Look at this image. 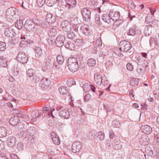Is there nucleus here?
<instances>
[{
    "mask_svg": "<svg viewBox=\"0 0 159 159\" xmlns=\"http://www.w3.org/2000/svg\"><path fill=\"white\" fill-rule=\"evenodd\" d=\"M86 111L88 114H90L93 112V108L90 104H88L86 108Z\"/></svg>",
    "mask_w": 159,
    "mask_h": 159,
    "instance_id": "57",
    "label": "nucleus"
},
{
    "mask_svg": "<svg viewBox=\"0 0 159 159\" xmlns=\"http://www.w3.org/2000/svg\"><path fill=\"white\" fill-rule=\"evenodd\" d=\"M82 148V144L80 141H75L72 145V151L74 153L79 152L80 151Z\"/></svg>",
    "mask_w": 159,
    "mask_h": 159,
    "instance_id": "11",
    "label": "nucleus"
},
{
    "mask_svg": "<svg viewBox=\"0 0 159 159\" xmlns=\"http://www.w3.org/2000/svg\"><path fill=\"white\" fill-rule=\"evenodd\" d=\"M96 61L93 58H91L89 59L87 61V64L88 66L90 67H94L96 65Z\"/></svg>",
    "mask_w": 159,
    "mask_h": 159,
    "instance_id": "41",
    "label": "nucleus"
},
{
    "mask_svg": "<svg viewBox=\"0 0 159 159\" xmlns=\"http://www.w3.org/2000/svg\"><path fill=\"white\" fill-rule=\"evenodd\" d=\"M41 20H40L38 19L37 17L33 18L32 19L31 21H32L34 23L35 25H36L38 26H39L40 25V23Z\"/></svg>",
    "mask_w": 159,
    "mask_h": 159,
    "instance_id": "60",
    "label": "nucleus"
},
{
    "mask_svg": "<svg viewBox=\"0 0 159 159\" xmlns=\"http://www.w3.org/2000/svg\"><path fill=\"white\" fill-rule=\"evenodd\" d=\"M110 15L111 17H112V20L116 21L115 23H116V25L119 26L123 22V20L120 19V21H121L120 24L118 23V21L119 20V17L120 15V13L119 11H114L113 10H110L109 11Z\"/></svg>",
    "mask_w": 159,
    "mask_h": 159,
    "instance_id": "6",
    "label": "nucleus"
},
{
    "mask_svg": "<svg viewBox=\"0 0 159 159\" xmlns=\"http://www.w3.org/2000/svg\"><path fill=\"white\" fill-rule=\"evenodd\" d=\"M108 51L106 49L101 48L99 51V57L104 59L108 55Z\"/></svg>",
    "mask_w": 159,
    "mask_h": 159,
    "instance_id": "35",
    "label": "nucleus"
},
{
    "mask_svg": "<svg viewBox=\"0 0 159 159\" xmlns=\"http://www.w3.org/2000/svg\"><path fill=\"white\" fill-rule=\"evenodd\" d=\"M41 78L38 75H35L34 77L33 78L32 81L34 82L37 83L41 80Z\"/></svg>",
    "mask_w": 159,
    "mask_h": 159,
    "instance_id": "64",
    "label": "nucleus"
},
{
    "mask_svg": "<svg viewBox=\"0 0 159 159\" xmlns=\"http://www.w3.org/2000/svg\"><path fill=\"white\" fill-rule=\"evenodd\" d=\"M35 136L33 135H29L27 141L28 143L27 144V147L30 149H33L34 148V144Z\"/></svg>",
    "mask_w": 159,
    "mask_h": 159,
    "instance_id": "20",
    "label": "nucleus"
},
{
    "mask_svg": "<svg viewBox=\"0 0 159 159\" xmlns=\"http://www.w3.org/2000/svg\"><path fill=\"white\" fill-rule=\"evenodd\" d=\"M142 131L144 134L149 135L152 133V128L148 125H142L141 127Z\"/></svg>",
    "mask_w": 159,
    "mask_h": 159,
    "instance_id": "23",
    "label": "nucleus"
},
{
    "mask_svg": "<svg viewBox=\"0 0 159 159\" xmlns=\"http://www.w3.org/2000/svg\"><path fill=\"white\" fill-rule=\"evenodd\" d=\"M20 121L19 119L17 116H12L9 120V123L12 126H15L17 125Z\"/></svg>",
    "mask_w": 159,
    "mask_h": 159,
    "instance_id": "32",
    "label": "nucleus"
},
{
    "mask_svg": "<svg viewBox=\"0 0 159 159\" xmlns=\"http://www.w3.org/2000/svg\"><path fill=\"white\" fill-rule=\"evenodd\" d=\"M49 24V23L48 22L47 23V22H45L44 21L42 20L40 23L39 26H41L45 29H49L50 27H51V26Z\"/></svg>",
    "mask_w": 159,
    "mask_h": 159,
    "instance_id": "52",
    "label": "nucleus"
},
{
    "mask_svg": "<svg viewBox=\"0 0 159 159\" xmlns=\"http://www.w3.org/2000/svg\"><path fill=\"white\" fill-rule=\"evenodd\" d=\"M20 48H24L27 47L28 46V42L26 40H22L20 41Z\"/></svg>",
    "mask_w": 159,
    "mask_h": 159,
    "instance_id": "53",
    "label": "nucleus"
},
{
    "mask_svg": "<svg viewBox=\"0 0 159 159\" xmlns=\"http://www.w3.org/2000/svg\"><path fill=\"white\" fill-rule=\"evenodd\" d=\"M111 126L114 128H119L120 126V123L118 120L114 119L112 122Z\"/></svg>",
    "mask_w": 159,
    "mask_h": 159,
    "instance_id": "47",
    "label": "nucleus"
},
{
    "mask_svg": "<svg viewBox=\"0 0 159 159\" xmlns=\"http://www.w3.org/2000/svg\"><path fill=\"white\" fill-rule=\"evenodd\" d=\"M150 27L149 26H146L145 27L144 31V33L145 36H148L151 34L152 28H150Z\"/></svg>",
    "mask_w": 159,
    "mask_h": 159,
    "instance_id": "42",
    "label": "nucleus"
},
{
    "mask_svg": "<svg viewBox=\"0 0 159 159\" xmlns=\"http://www.w3.org/2000/svg\"><path fill=\"white\" fill-rule=\"evenodd\" d=\"M7 131L6 128L3 126L0 127V138H3L7 136Z\"/></svg>",
    "mask_w": 159,
    "mask_h": 159,
    "instance_id": "39",
    "label": "nucleus"
},
{
    "mask_svg": "<svg viewBox=\"0 0 159 159\" xmlns=\"http://www.w3.org/2000/svg\"><path fill=\"white\" fill-rule=\"evenodd\" d=\"M65 47L66 48L70 50H74L75 48V45L74 42L71 41H67L65 43Z\"/></svg>",
    "mask_w": 159,
    "mask_h": 159,
    "instance_id": "31",
    "label": "nucleus"
},
{
    "mask_svg": "<svg viewBox=\"0 0 159 159\" xmlns=\"http://www.w3.org/2000/svg\"><path fill=\"white\" fill-rule=\"evenodd\" d=\"M48 34L49 37L51 38L54 37L57 34V31L56 29L51 26L47 30Z\"/></svg>",
    "mask_w": 159,
    "mask_h": 159,
    "instance_id": "29",
    "label": "nucleus"
},
{
    "mask_svg": "<svg viewBox=\"0 0 159 159\" xmlns=\"http://www.w3.org/2000/svg\"><path fill=\"white\" fill-rule=\"evenodd\" d=\"M112 142L111 140H106L105 142V145L106 148L109 149H110L112 146Z\"/></svg>",
    "mask_w": 159,
    "mask_h": 159,
    "instance_id": "58",
    "label": "nucleus"
},
{
    "mask_svg": "<svg viewBox=\"0 0 159 159\" xmlns=\"http://www.w3.org/2000/svg\"><path fill=\"white\" fill-rule=\"evenodd\" d=\"M137 136L139 138V142L141 145H146L149 143L150 139L148 137L147 138L148 136L145 134L140 135L138 134Z\"/></svg>",
    "mask_w": 159,
    "mask_h": 159,
    "instance_id": "9",
    "label": "nucleus"
},
{
    "mask_svg": "<svg viewBox=\"0 0 159 159\" xmlns=\"http://www.w3.org/2000/svg\"><path fill=\"white\" fill-rule=\"evenodd\" d=\"M146 70L143 66H142L141 65L138 66L136 69V72H137V75L139 76L140 75L143 74Z\"/></svg>",
    "mask_w": 159,
    "mask_h": 159,
    "instance_id": "33",
    "label": "nucleus"
},
{
    "mask_svg": "<svg viewBox=\"0 0 159 159\" xmlns=\"http://www.w3.org/2000/svg\"><path fill=\"white\" fill-rule=\"evenodd\" d=\"M153 43L155 46H157V47L159 46L158 43L157 42V39L155 38L151 37L149 40V43L151 46Z\"/></svg>",
    "mask_w": 159,
    "mask_h": 159,
    "instance_id": "49",
    "label": "nucleus"
},
{
    "mask_svg": "<svg viewBox=\"0 0 159 159\" xmlns=\"http://www.w3.org/2000/svg\"><path fill=\"white\" fill-rule=\"evenodd\" d=\"M136 33V30L133 27L130 28L127 33V35L129 36H134Z\"/></svg>",
    "mask_w": 159,
    "mask_h": 159,
    "instance_id": "43",
    "label": "nucleus"
},
{
    "mask_svg": "<svg viewBox=\"0 0 159 159\" xmlns=\"http://www.w3.org/2000/svg\"><path fill=\"white\" fill-rule=\"evenodd\" d=\"M16 139L13 136H9L7 140L8 146L9 147L12 148L16 146Z\"/></svg>",
    "mask_w": 159,
    "mask_h": 159,
    "instance_id": "16",
    "label": "nucleus"
},
{
    "mask_svg": "<svg viewBox=\"0 0 159 159\" xmlns=\"http://www.w3.org/2000/svg\"><path fill=\"white\" fill-rule=\"evenodd\" d=\"M81 13L84 21L89 22L91 20V12L90 10L87 7H84L81 9Z\"/></svg>",
    "mask_w": 159,
    "mask_h": 159,
    "instance_id": "5",
    "label": "nucleus"
},
{
    "mask_svg": "<svg viewBox=\"0 0 159 159\" xmlns=\"http://www.w3.org/2000/svg\"><path fill=\"white\" fill-rule=\"evenodd\" d=\"M17 60L23 64L27 63L29 57L27 55L23 52H20L16 57Z\"/></svg>",
    "mask_w": 159,
    "mask_h": 159,
    "instance_id": "7",
    "label": "nucleus"
},
{
    "mask_svg": "<svg viewBox=\"0 0 159 159\" xmlns=\"http://www.w3.org/2000/svg\"><path fill=\"white\" fill-rule=\"evenodd\" d=\"M94 18L95 23L99 25H102V23L100 21V16L99 15L96 14L95 15Z\"/></svg>",
    "mask_w": 159,
    "mask_h": 159,
    "instance_id": "51",
    "label": "nucleus"
},
{
    "mask_svg": "<svg viewBox=\"0 0 159 159\" xmlns=\"http://www.w3.org/2000/svg\"><path fill=\"white\" fill-rule=\"evenodd\" d=\"M66 32H67V37L69 39H73L76 36L75 32L73 31V30H71V29L70 30Z\"/></svg>",
    "mask_w": 159,
    "mask_h": 159,
    "instance_id": "37",
    "label": "nucleus"
},
{
    "mask_svg": "<svg viewBox=\"0 0 159 159\" xmlns=\"http://www.w3.org/2000/svg\"><path fill=\"white\" fill-rule=\"evenodd\" d=\"M52 139L53 143L57 145H59L60 143V140L59 137L53 132H52L51 134Z\"/></svg>",
    "mask_w": 159,
    "mask_h": 159,
    "instance_id": "28",
    "label": "nucleus"
},
{
    "mask_svg": "<svg viewBox=\"0 0 159 159\" xmlns=\"http://www.w3.org/2000/svg\"><path fill=\"white\" fill-rule=\"evenodd\" d=\"M141 109L143 111L147 110L148 107V105H147L146 102L142 103L140 104Z\"/></svg>",
    "mask_w": 159,
    "mask_h": 159,
    "instance_id": "61",
    "label": "nucleus"
},
{
    "mask_svg": "<svg viewBox=\"0 0 159 159\" xmlns=\"http://www.w3.org/2000/svg\"><path fill=\"white\" fill-rule=\"evenodd\" d=\"M91 84V83L87 80L83 81L81 84H80V86L83 88L84 91H85V93L90 91Z\"/></svg>",
    "mask_w": 159,
    "mask_h": 159,
    "instance_id": "19",
    "label": "nucleus"
},
{
    "mask_svg": "<svg viewBox=\"0 0 159 159\" xmlns=\"http://www.w3.org/2000/svg\"><path fill=\"white\" fill-rule=\"evenodd\" d=\"M56 63L55 64V68L58 70L61 67V65L63 64L64 62L65 59L63 56L61 55H58L56 57Z\"/></svg>",
    "mask_w": 159,
    "mask_h": 159,
    "instance_id": "10",
    "label": "nucleus"
},
{
    "mask_svg": "<svg viewBox=\"0 0 159 159\" xmlns=\"http://www.w3.org/2000/svg\"><path fill=\"white\" fill-rule=\"evenodd\" d=\"M119 46L120 50L123 52H128L132 48L131 43L125 40H122L120 42Z\"/></svg>",
    "mask_w": 159,
    "mask_h": 159,
    "instance_id": "3",
    "label": "nucleus"
},
{
    "mask_svg": "<svg viewBox=\"0 0 159 159\" xmlns=\"http://www.w3.org/2000/svg\"><path fill=\"white\" fill-rule=\"evenodd\" d=\"M18 10L13 7H11L8 8L6 12V17L7 19L11 20H14V16L17 14Z\"/></svg>",
    "mask_w": 159,
    "mask_h": 159,
    "instance_id": "4",
    "label": "nucleus"
},
{
    "mask_svg": "<svg viewBox=\"0 0 159 159\" xmlns=\"http://www.w3.org/2000/svg\"><path fill=\"white\" fill-rule=\"evenodd\" d=\"M67 61V66L70 71L74 73L78 70V62L77 58L71 57L68 58Z\"/></svg>",
    "mask_w": 159,
    "mask_h": 159,
    "instance_id": "1",
    "label": "nucleus"
},
{
    "mask_svg": "<svg viewBox=\"0 0 159 159\" xmlns=\"http://www.w3.org/2000/svg\"><path fill=\"white\" fill-rule=\"evenodd\" d=\"M103 108L104 110H106L107 113L111 111L112 110L111 106L108 104L103 105Z\"/></svg>",
    "mask_w": 159,
    "mask_h": 159,
    "instance_id": "62",
    "label": "nucleus"
},
{
    "mask_svg": "<svg viewBox=\"0 0 159 159\" xmlns=\"http://www.w3.org/2000/svg\"><path fill=\"white\" fill-rule=\"evenodd\" d=\"M71 25L70 22L66 20H62L61 24V27L62 30L66 32L70 30Z\"/></svg>",
    "mask_w": 159,
    "mask_h": 159,
    "instance_id": "13",
    "label": "nucleus"
},
{
    "mask_svg": "<svg viewBox=\"0 0 159 159\" xmlns=\"http://www.w3.org/2000/svg\"><path fill=\"white\" fill-rule=\"evenodd\" d=\"M127 69L129 71H132L134 69V66L131 63H128L126 65Z\"/></svg>",
    "mask_w": 159,
    "mask_h": 159,
    "instance_id": "63",
    "label": "nucleus"
},
{
    "mask_svg": "<svg viewBox=\"0 0 159 159\" xmlns=\"http://www.w3.org/2000/svg\"><path fill=\"white\" fill-rule=\"evenodd\" d=\"M57 1L58 0H47L46 4L48 6L52 7L56 4Z\"/></svg>",
    "mask_w": 159,
    "mask_h": 159,
    "instance_id": "44",
    "label": "nucleus"
},
{
    "mask_svg": "<svg viewBox=\"0 0 159 159\" xmlns=\"http://www.w3.org/2000/svg\"><path fill=\"white\" fill-rule=\"evenodd\" d=\"M24 28L27 31L30 32H35L38 30L33 22L30 20H27L25 21L24 25Z\"/></svg>",
    "mask_w": 159,
    "mask_h": 159,
    "instance_id": "2",
    "label": "nucleus"
},
{
    "mask_svg": "<svg viewBox=\"0 0 159 159\" xmlns=\"http://www.w3.org/2000/svg\"><path fill=\"white\" fill-rule=\"evenodd\" d=\"M35 73V70L33 69H29L26 71V75L27 76L29 77H31L33 76Z\"/></svg>",
    "mask_w": 159,
    "mask_h": 159,
    "instance_id": "46",
    "label": "nucleus"
},
{
    "mask_svg": "<svg viewBox=\"0 0 159 159\" xmlns=\"http://www.w3.org/2000/svg\"><path fill=\"white\" fill-rule=\"evenodd\" d=\"M65 40V36L63 35H59L56 38L55 43L57 47H61L64 44Z\"/></svg>",
    "mask_w": 159,
    "mask_h": 159,
    "instance_id": "12",
    "label": "nucleus"
},
{
    "mask_svg": "<svg viewBox=\"0 0 159 159\" xmlns=\"http://www.w3.org/2000/svg\"><path fill=\"white\" fill-rule=\"evenodd\" d=\"M97 133L93 131H90L88 134L87 137L90 139H93L94 137L97 135Z\"/></svg>",
    "mask_w": 159,
    "mask_h": 159,
    "instance_id": "50",
    "label": "nucleus"
},
{
    "mask_svg": "<svg viewBox=\"0 0 159 159\" xmlns=\"http://www.w3.org/2000/svg\"><path fill=\"white\" fill-rule=\"evenodd\" d=\"M4 34L7 37L12 38L15 35L16 33L13 29L8 28L5 29Z\"/></svg>",
    "mask_w": 159,
    "mask_h": 159,
    "instance_id": "25",
    "label": "nucleus"
},
{
    "mask_svg": "<svg viewBox=\"0 0 159 159\" xmlns=\"http://www.w3.org/2000/svg\"><path fill=\"white\" fill-rule=\"evenodd\" d=\"M75 45L79 47H82L84 44V42L83 39H76V40L74 41Z\"/></svg>",
    "mask_w": 159,
    "mask_h": 159,
    "instance_id": "45",
    "label": "nucleus"
},
{
    "mask_svg": "<svg viewBox=\"0 0 159 159\" xmlns=\"http://www.w3.org/2000/svg\"><path fill=\"white\" fill-rule=\"evenodd\" d=\"M47 22L49 24H54L56 21V18L51 13L48 14L45 19Z\"/></svg>",
    "mask_w": 159,
    "mask_h": 159,
    "instance_id": "27",
    "label": "nucleus"
},
{
    "mask_svg": "<svg viewBox=\"0 0 159 159\" xmlns=\"http://www.w3.org/2000/svg\"><path fill=\"white\" fill-rule=\"evenodd\" d=\"M59 91L61 94L64 95L67 93L68 89L66 86L62 85L59 88Z\"/></svg>",
    "mask_w": 159,
    "mask_h": 159,
    "instance_id": "40",
    "label": "nucleus"
},
{
    "mask_svg": "<svg viewBox=\"0 0 159 159\" xmlns=\"http://www.w3.org/2000/svg\"><path fill=\"white\" fill-rule=\"evenodd\" d=\"M6 43L5 42H0V51H4L6 49Z\"/></svg>",
    "mask_w": 159,
    "mask_h": 159,
    "instance_id": "55",
    "label": "nucleus"
},
{
    "mask_svg": "<svg viewBox=\"0 0 159 159\" xmlns=\"http://www.w3.org/2000/svg\"><path fill=\"white\" fill-rule=\"evenodd\" d=\"M102 20L108 24H109L112 20V17L110 15V12L109 14H103L101 16Z\"/></svg>",
    "mask_w": 159,
    "mask_h": 159,
    "instance_id": "30",
    "label": "nucleus"
},
{
    "mask_svg": "<svg viewBox=\"0 0 159 159\" xmlns=\"http://www.w3.org/2000/svg\"><path fill=\"white\" fill-rule=\"evenodd\" d=\"M80 30L86 36H90L93 34V31L89 28V26L87 25H84L81 26Z\"/></svg>",
    "mask_w": 159,
    "mask_h": 159,
    "instance_id": "17",
    "label": "nucleus"
},
{
    "mask_svg": "<svg viewBox=\"0 0 159 159\" xmlns=\"http://www.w3.org/2000/svg\"><path fill=\"white\" fill-rule=\"evenodd\" d=\"M51 82L48 78L43 76L41 79L39 84V87L43 90H47Z\"/></svg>",
    "mask_w": 159,
    "mask_h": 159,
    "instance_id": "8",
    "label": "nucleus"
},
{
    "mask_svg": "<svg viewBox=\"0 0 159 159\" xmlns=\"http://www.w3.org/2000/svg\"><path fill=\"white\" fill-rule=\"evenodd\" d=\"M47 0H36L37 3L40 7H42L46 2Z\"/></svg>",
    "mask_w": 159,
    "mask_h": 159,
    "instance_id": "59",
    "label": "nucleus"
},
{
    "mask_svg": "<svg viewBox=\"0 0 159 159\" xmlns=\"http://www.w3.org/2000/svg\"><path fill=\"white\" fill-rule=\"evenodd\" d=\"M55 110V108L52 107V105L50 104H46L43 107V112L44 114V117L46 115L49 114V113L53 112Z\"/></svg>",
    "mask_w": 159,
    "mask_h": 159,
    "instance_id": "14",
    "label": "nucleus"
},
{
    "mask_svg": "<svg viewBox=\"0 0 159 159\" xmlns=\"http://www.w3.org/2000/svg\"><path fill=\"white\" fill-rule=\"evenodd\" d=\"M56 63V61H55V59L53 57H48V59L45 62V64L50 69L52 67L55 68V64Z\"/></svg>",
    "mask_w": 159,
    "mask_h": 159,
    "instance_id": "24",
    "label": "nucleus"
},
{
    "mask_svg": "<svg viewBox=\"0 0 159 159\" xmlns=\"http://www.w3.org/2000/svg\"><path fill=\"white\" fill-rule=\"evenodd\" d=\"M97 137L100 141H102L104 139L105 137V134L102 131H99L97 133Z\"/></svg>",
    "mask_w": 159,
    "mask_h": 159,
    "instance_id": "56",
    "label": "nucleus"
},
{
    "mask_svg": "<svg viewBox=\"0 0 159 159\" xmlns=\"http://www.w3.org/2000/svg\"><path fill=\"white\" fill-rule=\"evenodd\" d=\"M23 20L22 19H19V20H17L15 22V26L18 30H21L24 26Z\"/></svg>",
    "mask_w": 159,
    "mask_h": 159,
    "instance_id": "36",
    "label": "nucleus"
},
{
    "mask_svg": "<svg viewBox=\"0 0 159 159\" xmlns=\"http://www.w3.org/2000/svg\"><path fill=\"white\" fill-rule=\"evenodd\" d=\"M34 50L35 53V59L38 61H39L40 57L43 54V49L41 47L36 46L34 48Z\"/></svg>",
    "mask_w": 159,
    "mask_h": 159,
    "instance_id": "15",
    "label": "nucleus"
},
{
    "mask_svg": "<svg viewBox=\"0 0 159 159\" xmlns=\"http://www.w3.org/2000/svg\"><path fill=\"white\" fill-rule=\"evenodd\" d=\"M59 116L65 119H68L70 116V112L67 109H62L59 112Z\"/></svg>",
    "mask_w": 159,
    "mask_h": 159,
    "instance_id": "26",
    "label": "nucleus"
},
{
    "mask_svg": "<svg viewBox=\"0 0 159 159\" xmlns=\"http://www.w3.org/2000/svg\"><path fill=\"white\" fill-rule=\"evenodd\" d=\"M0 66L5 68L7 66V60L2 56H0Z\"/></svg>",
    "mask_w": 159,
    "mask_h": 159,
    "instance_id": "34",
    "label": "nucleus"
},
{
    "mask_svg": "<svg viewBox=\"0 0 159 159\" xmlns=\"http://www.w3.org/2000/svg\"><path fill=\"white\" fill-rule=\"evenodd\" d=\"M25 147V145L21 141L19 142L16 144L17 149L19 151L23 150L24 149Z\"/></svg>",
    "mask_w": 159,
    "mask_h": 159,
    "instance_id": "48",
    "label": "nucleus"
},
{
    "mask_svg": "<svg viewBox=\"0 0 159 159\" xmlns=\"http://www.w3.org/2000/svg\"><path fill=\"white\" fill-rule=\"evenodd\" d=\"M31 116L34 121H36L37 119L40 116L38 113H36L35 111L32 112Z\"/></svg>",
    "mask_w": 159,
    "mask_h": 159,
    "instance_id": "54",
    "label": "nucleus"
},
{
    "mask_svg": "<svg viewBox=\"0 0 159 159\" xmlns=\"http://www.w3.org/2000/svg\"><path fill=\"white\" fill-rule=\"evenodd\" d=\"M122 146L121 143L119 138H117L112 142V147L115 150H120L122 148Z\"/></svg>",
    "mask_w": 159,
    "mask_h": 159,
    "instance_id": "18",
    "label": "nucleus"
},
{
    "mask_svg": "<svg viewBox=\"0 0 159 159\" xmlns=\"http://www.w3.org/2000/svg\"><path fill=\"white\" fill-rule=\"evenodd\" d=\"M139 79L137 78H131L130 80V84L131 85L135 87L138 85Z\"/></svg>",
    "mask_w": 159,
    "mask_h": 159,
    "instance_id": "38",
    "label": "nucleus"
},
{
    "mask_svg": "<svg viewBox=\"0 0 159 159\" xmlns=\"http://www.w3.org/2000/svg\"><path fill=\"white\" fill-rule=\"evenodd\" d=\"M94 81L96 85L97 86H100L102 83L103 80L102 76L100 74L97 73L94 75Z\"/></svg>",
    "mask_w": 159,
    "mask_h": 159,
    "instance_id": "21",
    "label": "nucleus"
},
{
    "mask_svg": "<svg viewBox=\"0 0 159 159\" xmlns=\"http://www.w3.org/2000/svg\"><path fill=\"white\" fill-rule=\"evenodd\" d=\"M66 7L69 10L72 9L75 7L77 3L76 0H66Z\"/></svg>",
    "mask_w": 159,
    "mask_h": 159,
    "instance_id": "22",
    "label": "nucleus"
}]
</instances>
